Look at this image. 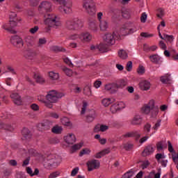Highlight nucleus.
I'll return each mask as SVG.
<instances>
[{
  "instance_id": "19",
  "label": "nucleus",
  "mask_w": 178,
  "mask_h": 178,
  "mask_svg": "<svg viewBox=\"0 0 178 178\" xmlns=\"http://www.w3.org/2000/svg\"><path fill=\"white\" fill-rule=\"evenodd\" d=\"M99 26L101 31H106L109 29V21L104 18L103 20L99 22Z\"/></svg>"
},
{
  "instance_id": "59",
  "label": "nucleus",
  "mask_w": 178,
  "mask_h": 178,
  "mask_svg": "<svg viewBox=\"0 0 178 178\" xmlns=\"http://www.w3.org/2000/svg\"><path fill=\"white\" fill-rule=\"evenodd\" d=\"M83 145L81 144H75L72 147V151H77V149H80Z\"/></svg>"
},
{
  "instance_id": "52",
  "label": "nucleus",
  "mask_w": 178,
  "mask_h": 178,
  "mask_svg": "<svg viewBox=\"0 0 178 178\" xmlns=\"http://www.w3.org/2000/svg\"><path fill=\"white\" fill-rule=\"evenodd\" d=\"M124 148L126 149V151H130V149H133V143H124Z\"/></svg>"
},
{
  "instance_id": "39",
  "label": "nucleus",
  "mask_w": 178,
  "mask_h": 178,
  "mask_svg": "<svg viewBox=\"0 0 178 178\" xmlns=\"http://www.w3.org/2000/svg\"><path fill=\"white\" fill-rule=\"evenodd\" d=\"M61 123L64 126H72L70 120H69V118H67V117H64V118H61Z\"/></svg>"
},
{
  "instance_id": "33",
  "label": "nucleus",
  "mask_w": 178,
  "mask_h": 178,
  "mask_svg": "<svg viewBox=\"0 0 178 178\" xmlns=\"http://www.w3.org/2000/svg\"><path fill=\"white\" fill-rule=\"evenodd\" d=\"M113 102H115V99L107 98L104 99L102 102V104L104 105V106H109V105H111V104H113Z\"/></svg>"
},
{
  "instance_id": "56",
  "label": "nucleus",
  "mask_w": 178,
  "mask_h": 178,
  "mask_svg": "<svg viewBox=\"0 0 178 178\" xmlns=\"http://www.w3.org/2000/svg\"><path fill=\"white\" fill-rule=\"evenodd\" d=\"M90 151L88 149H83L80 152L79 156H83V155H87L90 154Z\"/></svg>"
},
{
  "instance_id": "17",
  "label": "nucleus",
  "mask_w": 178,
  "mask_h": 178,
  "mask_svg": "<svg viewBox=\"0 0 178 178\" xmlns=\"http://www.w3.org/2000/svg\"><path fill=\"white\" fill-rule=\"evenodd\" d=\"M88 29L92 33H98V30H99L98 22L96 20L90 21Z\"/></svg>"
},
{
  "instance_id": "2",
  "label": "nucleus",
  "mask_w": 178,
  "mask_h": 178,
  "mask_svg": "<svg viewBox=\"0 0 178 178\" xmlns=\"http://www.w3.org/2000/svg\"><path fill=\"white\" fill-rule=\"evenodd\" d=\"M141 112L145 115H150L151 118H156L159 113V107L155 106L154 100H151L148 104L143 105Z\"/></svg>"
},
{
  "instance_id": "10",
  "label": "nucleus",
  "mask_w": 178,
  "mask_h": 178,
  "mask_svg": "<svg viewBox=\"0 0 178 178\" xmlns=\"http://www.w3.org/2000/svg\"><path fill=\"white\" fill-rule=\"evenodd\" d=\"M137 31V28L134 24H125L120 29V34L121 35H127V34H133Z\"/></svg>"
},
{
  "instance_id": "15",
  "label": "nucleus",
  "mask_w": 178,
  "mask_h": 178,
  "mask_svg": "<svg viewBox=\"0 0 178 178\" xmlns=\"http://www.w3.org/2000/svg\"><path fill=\"white\" fill-rule=\"evenodd\" d=\"M79 40L81 42H90L92 40V35L89 32H83L80 34Z\"/></svg>"
},
{
  "instance_id": "23",
  "label": "nucleus",
  "mask_w": 178,
  "mask_h": 178,
  "mask_svg": "<svg viewBox=\"0 0 178 178\" xmlns=\"http://www.w3.org/2000/svg\"><path fill=\"white\" fill-rule=\"evenodd\" d=\"M124 138H131V137H136V138H140L141 135L138 131H134L131 132H127L125 134L122 135Z\"/></svg>"
},
{
  "instance_id": "13",
  "label": "nucleus",
  "mask_w": 178,
  "mask_h": 178,
  "mask_svg": "<svg viewBox=\"0 0 178 178\" xmlns=\"http://www.w3.org/2000/svg\"><path fill=\"white\" fill-rule=\"evenodd\" d=\"M52 127V122L45 120L44 122L38 124V129L39 131H44V130H49Z\"/></svg>"
},
{
  "instance_id": "43",
  "label": "nucleus",
  "mask_w": 178,
  "mask_h": 178,
  "mask_svg": "<svg viewBox=\"0 0 178 178\" xmlns=\"http://www.w3.org/2000/svg\"><path fill=\"white\" fill-rule=\"evenodd\" d=\"M83 94H85V95H88V97L91 95V86H90V85L85 86L83 88Z\"/></svg>"
},
{
  "instance_id": "22",
  "label": "nucleus",
  "mask_w": 178,
  "mask_h": 178,
  "mask_svg": "<svg viewBox=\"0 0 178 178\" xmlns=\"http://www.w3.org/2000/svg\"><path fill=\"white\" fill-rule=\"evenodd\" d=\"M139 87L143 91H148L151 88V83L147 80H143L140 82Z\"/></svg>"
},
{
  "instance_id": "20",
  "label": "nucleus",
  "mask_w": 178,
  "mask_h": 178,
  "mask_svg": "<svg viewBox=\"0 0 178 178\" xmlns=\"http://www.w3.org/2000/svg\"><path fill=\"white\" fill-rule=\"evenodd\" d=\"M64 140L68 145H72L76 143V136L73 134H69L64 137Z\"/></svg>"
},
{
  "instance_id": "6",
  "label": "nucleus",
  "mask_w": 178,
  "mask_h": 178,
  "mask_svg": "<svg viewBox=\"0 0 178 178\" xmlns=\"http://www.w3.org/2000/svg\"><path fill=\"white\" fill-rule=\"evenodd\" d=\"M62 162V157L58 154H49L44 158V163L47 166H58Z\"/></svg>"
},
{
  "instance_id": "62",
  "label": "nucleus",
  "mask_w": 178,
  "mask_h": 178,
  "mask_svg": "<svg viewBox=\"0 0 178 178\" xmlns=\"http://www.w3.org/2000/svg\"><path fill=\"white\" fill-rule=\"evenodd\" d=\"M78 38L80 40V35L73 34L69 37V40H78Z\"/></svg>"
},
{
  "instance_id": "50",
  "label": "nucleus",
  "mask_w": 178,
  "mask_h": 178,
  "mask_svg": "<svg viewBox=\"0 0 178 178\" xmlns=\"http://www.w3.org/2000/svg\"><path fill=\"white\" fill-rule=\"evenodd\" d=\"M161 122H162V120H158L154 126L152 127L153 130H154V133H155L158 129L161 127Z\"/></svg>"
},
{
  "instance_id": "21",
  "label": "nucleus",
  "mask_w": 178,
  "mask_h": 178,
  "mask_svg": "<svg viewBox=\"0 0 178 178\" xmlns=\"http://www.w3.org/2000/svg\"><path fill=\"white\" fill-rule=\"evenodd\" d=\"M131 124L133 126H140L143 123V117L140 115H136L131 120Z\"/></svg>"
},
{
  "instance_id": "26",
  "label": "nucleus",
  "mask_w": 178,
  "mask_h": 178,
  "mask_svg": "<svg viewBox=\"0 0 178 178\" xmlns=\"http://www.w3.org/2000/svg\"><path fill=\"white\" fill-rule=\"evenodd\" d=\"M154 151H155L154 147H152V145H148L143 150L142 155L143 156H147V155H151V154H154Z\"/></svg>"
},
{
  "instance_id": "7",
  "label": "nucleus",
  "mask_w": 178,
  "mask_h": 178,
  "mask_svg": "<svg viewBox=\"0 0 178 178\" xmlns=\"http://www.w3.org/2000/svg\"><path fill=\"white\" fill-rule=\"evenodd\" d=\"M120 35H122V34H120V31L113 32V33H106L104 37V42L108 45H113L116 38L117 40H119V38H120Z\"/></svg>"
},
{
  "instance_id": "51",
  "label": "nucleus",
  "mask_w": 178,
  "mask_h": 178,
  "mask_svg": "<svg viewBox=\"0 0 178 178\" xmlns=\"http://www.w3.org/2000/svg\"><path fill=\"white\" fill-rule=\"evenodd\" d=\"M165 15V11L162 8H159L157 10V14L156 16L157 17H159L160 19H162V17Z\"/></svg>"
},
{
  "instance_id": "14",
  "label": "nucleus",
  "mask_w": 178,
  "mask_h": 178,
  "mask_svg": "<svg viewBox=\"0 0 178 178\" xmlns=\"http://www.w3.org/2000/svg\"><path fill=\"white\" fill-rule=\"evenodd\" d=\"M86 165L88 172H92L94 169H98L99 168V161L95 159L90 160L87 162Z\"/></svg>"
},
{
  "instance_id": "1",
  "label": "nucleus",
  "mask_w": 178,
  "mask_h": 178,
  "mask_svg": "<svg viewBox=\"0 0 178 178\" xmlns=\"http://www.w3.org/2000/svg\"><path fill=\"white\" fill-rule=\"evenodd\" d=\"M51 11L52 3L48 1H42L38 6L40 15H42L43 17L46 18L44 19V24L47 26L45 27L46 33H49L51 31V27L58 29L61 24L59 17L56 15L51 13Z\"/></svg>"
},
{
  "instance_id": "35",
  "label": "nucleus",
  "mask_w": 178,
  "mask_h": 178,
  "mask_svg": "<svg viewBox=\"0 0 178 178\" xmlns=\"http://www.w3.org/2000/svg\"><path fill=\"white\" fill-rule=\"evenodd\" d=\"M96 116L97 114L95 113V111H92L91 113L87 115L86 122H88V123H91V122L94 121V119H95Z\"/></svg>"
},
{
  "instance_id": "8",
  "label": "nucleus",
  "mask_w": 178,
  "mask_h": 178,
  "mask_svg": "<svg viewBox=\"0 0 178 178\" xmlns=\"http://www.w3.org/2000/svg\"><path fill=\"white\" fill-rule=\"evenodd\" d=\"M83 8L85 9L86 13L90 16H94L95 12V2L93 0H85L83 3Z\"/></svg>"
},
{
  "instance_id": "45",
  "label": "nucleus",
  "mask_w": 178,
  "mask_h": 178,
  "mask_svg": "<svg viewBox=\"0 0 178 178\" xmlns=\"http://www.w3.org/2000/svg\"><path fill=\"white\" fill-rule=\"evenodd\" d=\"M6 73H10L11 74H16V70L10 65H7V71Z\"/></svg>"
},
{
  "instance_id": "41",
  "label": "nucleus",
  "mask_w": 178,
  "mask_h": 178,
  "mask_svg": "<svg viewBox=\"0 0 178 178\" xmlns=\"http://www.w3.org/2000/svg\"><path fill=\"white\" fill-rule=\"evenodd\" d=\"M47 44V38H40L38 42V47L39 48L42 47V45H45Z\"/></svg>"
},
{
  "instance_id": "60",
  "label": "nucleus",
  "mask_w": 178,
  "mask_h": 178,
  "mask_svg": "<svg viewBox=\"0 0 178 178\" xmlns=\"http://www.w3.org/2000/svg\"><path fill=\"white\" fill-rule=\"evenodd\" d=\"M140 22L142 23H145V22H147V13H142L140 17Z\"/></svg>"
},
{
  "instance_id": "54",
  "label": "nucleus",
  "mask_w": 178,
  "mask_h": 178,
  "mask_svg": "<svg viewBox=\"0 0 178 178\" xmlns=\"http://www.w3.org/2000/svg\"><path fill=\"white\" fill-rule=\"evenodd\" d=\"M19 22L15 19H10V26L11 28L16 27L17 26V23Z\"/></svg>"
},
{
  "instance_id": "40",
  "label": "nucleus",
  "mask_w": 178,
  "mask_h": 178,
  "mask_svg": "<svg viewBox=\"0 0 178 178\" xmlns=\"http://www.w3.org/2000/svg\"><path fill=\"white\" fill-rule=\"evenodd\" d=\"M51 50L54 52H65L66 49L62 47L54 46L51 47Z\"/></svg>"
},
{
  "instance_id": "44",
  "label": "nucleus",
  "mask_w": 178,
  "mask_h": 178,
  "mask_svg": "<svg viewBox=\"0 0 178 178\" xmlns=\"http://www.w3.org/2000/svg\"><path fill=\"white\" fill-rule=\"evenodd\" d=\"M34 79L37 83H44V78H42V76L38 74H34Z\"/></svg>"
},
{
  "instance_id": "53",
  "label": "nucleus",
  "mask_w": 178,
  "mask_h": 178,
  "mask_svg": "<svg viewBox=\"0 0 178 178\" xmlns=\"http://www.w3.org/2000/svg\"><path fill=\"white\" fill-rule=\"evenodd\" d=\"M148 166H149V161H148L147 160L143 161L141 165H140V168L142 169H147V168H148Z\"/></svg>"
},
{
  "instance_id": "46",
  "label": "nucleus",
  "mask_w": 178,
  "mask_h": 178,
  "mask_svg": "<svg viewBox=\"0 0 178 178\" xmlns=\"http://www.w3.org/2000/svg\"><path fill=\"white\" fill-rule=\"evenodd\" d=\"M17 15L15 13H11L10 15V20H17L22 22V18H17Z\"/></svg>"
},
{
  "instance_id": "5",
  "label": "nucleus",
  "mask_w": 178,
  "mask_h": 178,
  "mask_svg": "<svg viewBox=\"0 0 178 178\" xmlns=\"http://www.w3.org/2000/svg\"><path fill=\"white\" fill-rule=\"evenodd\" d=\"M57 3L58 6V10L60 13H65L67 15L72 12V6L73 5V1L72 0H54Z\"/></svg>"
},
{
  "instance_id": "31",
  "label": "nucleus",
  "mask_w": 178,
  "mask_h": 178,
  "mask_svg": "<svg viewBox=\"0 0 178 178\" xmlns=\"http://www.w3.org/2000/svg\"><path fill=\"white\" fill-rule=\"evenodd\" d=\"M111 152L110 149H104L102 152H98L95 155V158L97 159H99L100 158H102V156H104V155H107V154H109Z\"/></svg>"
},
{
  "instance_id": "24",
  "label": "nucleus",
  "mask_w": 178,
  "mask_h": 178,
  "mask_svg": "<svg viewBox=\"0 0 178 178\" xmlns=\"http://www.w3.org/2000/svg\"><path fill=\"white\" fill-rule=\"evenodd\" d=\"M10 98L13 99V101L15 105H22V97L17 93H13L10 95Z\"/></svg>"
},
{
  "instance_id": "11",
  "label": "nucleus",
  "mask_w": 178,
  "mask_h": 178,
  "mask_svg": "<svg viewBox=\"0 0 178 178\" xmlns=\"http://www.w3.org/2000/svg\"><path fill=\"white\" fill-rule=\"evenodd\" d=\"M155 158L158 163L161 165L162 168H166V166H168V159H166V156L165 154L157 153L155 156Z\"/></svg>"
},
{
  "instance_id": "34",
  "label": "nucleus",
  "mask_w": 178,
  "mask_h": 178,
  "mask_svg": "<svg viewBox=\"0 0 178 178\" xmlns=\"http://www.w3.org/2000/svg\"><path fill=\"white\" fill-rule=\"evenodd\" d=\"M109 44L101 43L99 45L97 46V49L100 51V52H107L108 51V46Z\"/></svg>"
},
{
  "instance_id": "25",
  "label": "nucleus",
  "mask_w": 178,
  "mask_h": 178,
  "mask_svg": "<svg viewBox=\"0 0 178 178\" xmlns=\"http://www.w3.org/2000/svg\"><path fill=\"white\" fill-rule=\"evenodd\" d=\"M22 134V140H30L31 138V132L27 128H23Z\"/></svg>"
},
{
  "instance_id": "28",
  "label": "nucleus",
  "mask_w": 178,
  "mask_h": 178,
  "mask_svg": "<svg viewBox=\"0 0 178 178\" xmlns=\"http://www.w3.org/2000/svg\"><path fill=\"white\" fill-rule=\"evenodd\" d=\"M160 80L163 84H170L172 83V77L169 74L162 76Z\"/></svg>"
},
{
  "instance_id": "30",
  "label": "nucleus",
  "mask_w": 178,
  "mask_h": 178,
  "mask_svg": "<svg viewBox=\"0 0 178 178\" xmlns=\"http://www.w3.org/2000/svg\"><path fill=\"white\" fill-rule=\"evenodd\" d=\"M105 90L106 91H110L111 94L116 92V86L115 85V83L106 84Z\"/></svg>"
},
{
  "instance_id": "3",
  "label": "nucleus",
  "mask_w": 178,
  "mask_h": 178,
  "mask_svg": "<svg viewBox=\"0 0 178 178\" xmlns=\"http://www.w3.org/2000/svg\"><path fill=\"white\" fill-rule=\"evenodd\" d=\"M63 95H64L62 92H57L55 90L49 91L46 95L47 100L44 103L45 106L49 108H52V104L58 102V99L62 98Z\"/></svg>"
},
{
  "instance_id": "57",
  "label": "nucleus",
  "mask_w": 178,
  "mask_h": 178,
  "mask_svg": "<svg viewBox=\"0 0 178 178\" xmlns=\"http://www.w3.org/2000/svg\"><path fill=\"white\" fill-rule=\"evenodd\" d=\"M88 104L86 102H83V107H82V110L81 111V115H84V113H86V109H87V106H88Z\"/></svg>"
},
{
  "instance_id": "18",
  "label": "nucleus",
  "mask_w": 178,
  "mask_h": 178,
  "mask_svg": "<svg viewBox=\"0 0 178 178\" xmlns=\"http://www.w3.org/2000/svg\"><path fill=\"white\" fill-rule=\"evenodd\" d=\"M24 42L26 45V47H28V48L34 47V44H35V38H34V36L28 35V36L25 37Z\"/></svg>"
},
{
  "instance_id": "27",
  "label": "nucleus",
  "mask_w": 178,
  "mask_h": 178,
  "mask_svg": "<svg viewBox=\"0 0 178 178\" xmlns=\"http://www.w3.org/2000/svg\"><path fill=\"white\" fill-rule=\"evenodd\" d=\"M115 90L118 91V88H124L127 86V81L124 79H120L115 83Z\"/></svg>"
},
{
  "instance_id": "47",
  "label": "nucleus",
  "mask_w": 178,
  "mask_h": 178,
  "mask_svg": "<svg viewBox=\"0 0 178 178\" xmlns=\"http://www.w3.org/2000/svg\"><path fill=\"white\" fill-rule=\"evenodd\" d=\"M63 70L69 77H70L73 74V71L66 67H63Z\"/></svg>"
},
{
  "instance_id": "4",
  "label": "nucleus",
  "mask_w": 178,
  "mask_h": 178,
  "mask_svg": "<svg viewBox=\"0 0 178 178\" xmlns=\"http://www.w3.org/2000/svg\"><path fill=\"white\" fill-rule=\"evenodd\" d=\"M84 26L83 21L79 18H70L65 22V27L67 30L77 31Z\"/></svg>"
},
{
  "instance_id": "55",
  "label": "nucleus",
  "mask_w": 178,
  "mask_h": 178,
  "mask_svg": "<svg viewBox=\"0 0 178 178\" xmlns=\"http://www.w3.org/2000/svg\"><path fill=\"white\" fill-rule=\"evenodd\" d=\"M126 69H127V72H131V69H133V62L129 61L127 63Z\"/></svg>"
},
{
  "instance_id": "32",
  "label": "nucleus",
  "mask_w": 178,
  "mask_h": 178,
  "mask_svg": "<svg viewBox=\"0 0 178 178\" xmlns=\"http://www.w3.org/2000/svg\"><path fill=\"white\" fill-rule=\"evenodd\" d=\"M149 59L153 63L158 64L161 63V57L156 54L150 56Z\"/></svg>"
},
{
  "instance_id": "64",
  "label": "nucleus",
  "mask_w": 178,
  "mask_h": 178,
  "mask_svg": "<svg viewBox=\"0 0 178 178\" xmlns=\"http://www.w3.org/2000/svg\"><path fill=\"white\" fill-rule=\"evenodd\" d=\"M59 176V172H54L50 174L49 178H56Z\"/></svg>"
},
{
  "instance_id": "36",
  "label": "nucleus",
  "mask_w": 178,
  "mask_h": 178,
  "mask_svg": "<svg viewBox=\"0 0 178 178\" xmlns=\"http://www.w3.org/2000/svg\"><path fill=\"white\" fill-rule=\"evenodd\" d=\"M62 130H63L62 127L58 125H56L51 129V131L54 134H60V133H62Z\"/></svg>"
},
{
  "instance_id": "37",
  "label": "nucleus",
  "mask_w": 178,
  "mask_h": 178,
  "mask_svg": "<svg viewBox=\"0 0 178 178\" xmlns=\"http://www.w3.org/2000/svg\"><path fill=\"white\" fill-rule=\"evenodd\" d=\"M151 124L149 123H147L145 124L144 127H143V131L144 133H145V134L147 136H149L150 134H149V133L151 131Z\"/></svg>"
},
{
  "instance_id": "48",
  "label": "nucleus",
  "mask_w": 178,
  "mask_h": 178,
  "mask_svg": "<svg viewBox=\"0 0 178 178\" xmlns=\"http://www.w3.org/2000/svg\"><path fill=\"white\" fill-rule=\"evenodd\" d=\"M155 134V132H152V134L146 135L145 136L140 138V140H139L140 144H143V143H145V141H147V140H148V138H149V137L153 136V134Z\"/></svg>"
},
{
  "instance_id": "12",
  "label": "nucleus",
  "mask_w": 178,
  "mask_h": 178,
  "mask_svg": "<svg viewBox=\"0 0 178 178\" xmlns=\"http://www.w3.org/2000/svg\"><path fill=\"white\" fill-rule=\"evenodd\" d=\"M10 42L14 45V47H17V48H22L24 45L23 40L18 35L12 36L10 38Z\"/></svg>"
},
{
  "instance_id": "42",
  "label": "nucleus",
  "mask_w": 178,
  "mask_h": 178,
  "mask_svg": "<svg viewBox=\"0 0 178 178\" xmlns=\"http://www.w3.org/2000/svg\"><path fill=\"white\" fill-rule=\"evenodd\" d=\"M49 76L51 80H58L59 79V74L54 72H49Z\"/></svg>"
},
{
  "instance_id": "9",
  "label": "nucleus",
  "mask_w": 178,
  "mask_h": 178,
  "mask_svg": "<svg viewBox=\"0 0 178 178\" xmlns=\"http://www.w3.org/2000/svg\"><path fill=\"white\" fill-rule=\"evenodd\" d=\"M36 56L37 51H35V50L28 48L25 56V58H26V59H29V60H34V59H35V60L41 62V60H44V58H45V55L44 54H40V56L35 58Z\"/></svg>"
},
{
  "instance_id": "16",
  "label": "nucleus",
  "mask_w": 178,
  "mask_h": 178,
  "mask_svg": "<svg viewBox=\"0 0 178 178\" xmlns=\"http://www.w3.org/2000/svg\"><path fill=\"white\" fill-rule=\"evenodd\" d=\"M125 106L126 105L123 103V102H119L111 106V111L113 113H115V112H118V111H120V109H124Z\"/></svg>"
},
{
  "instance_id": "38",
  "label": "nucleus",
  "mask_w": 178,
  "mask_h": 178,
  "mask_svg": "<svg viewBox=\"0 0 178 178\" xmlns=\"http://www.w3.org/2000/svg\"><path fill=\"white\" fill-rule=\"evenodd\" d=\"M118 56L120 59H127V52L125 50L121 49L118 51Z\"/></svg>"
},
{
  "instance_id": "29",
  "label": "nucleus",
  "mask_w": 178,
  "mask_h": 178,
  "mask_svg": "<svg viewBox=\"0 0 178 178\" xmlns=\"http://www.w3.org/2000/svg\"><path fill=\"white\" fill-rule=\"evenodd\" d=\"M0 129H3V130H7V131H13L15 130V127L10 124H6L2 122L0 120Z\"/></svg>"
},
{
  "instance_id": "63",
  "label": "nucleus",
  "mask_w": 178,
  "mask_h": 178,
  "mask_svg": "<svg viewBox=\"0 0 178 178\" xmlns=\"http://www.w3.org/2000/svg\"><path fill=\"white\" fill-rule=\"evenodd\" d=\"M31 108L33 110V111H39L40 109V107L38 106V105L35 104H32L31 105Z\"/></svg>"
},
{
  "instance_id": "61",
  "label": "nucleus",
  "mask_w": 178,
  "mask_h": 178,
  "mask_svg": "<svg viewBox=\"0 0 178 178\" xmlns=\"http://www.w3.org/2000/svg\"><path fill=\"white\" fill-rule=\"evenodd\" d=\"M64 62L66 63V65H68L70 67H73V63H72V61L68 58H64Z\"/></svg>"
},
{
  "instance_id": "49",
  "label": "nucleus",
  "mask_w": 178,
  "mask_h": 178,
  "mask_svg": "<svg viewBox=\"0 0 178 178\" xmlns=\"http://www.w3.org/2000/svg\"><path fill=\"white\" fill-rule=\"evenodd\" d=\"M163 40L168 41V42H172L173 41V35H169L168 34H163Z\"/></svg>"
},
{
  "instance_id": "58",
  "label": "nucleus",
  "mask_w": 178,
  "mask_h": 178,
  "mask_svg": "<svg viewBox=\"0 0 178 178\" xmlns=\"http://www.w3.org/2000/svg\"><path fill=\"white\" fill-rule=\"evenodd\" d=\"M133 177V171H129L125 173L122 178H131Z\"/></svg>"
}]
</instances>
